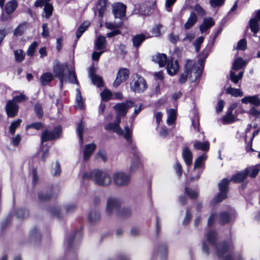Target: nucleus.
Returning a JSON list of instances; mask_svg holds the SVG:
<instances>
[{
    "instance_id": "1",
    "label": "nucleus",
    "mask_w": 260,
    "mask_h": 260,
    "mask_svg": "<svg viewBox=\"0 0 260 260\" xmlns=\"http://www.w3.org/2000/svg\"><path fill=\"white\" fill-rule=\"evenodd\" d=\"M134 106V103L132 101H128L125 103H118L114 106V109L117 114L116 116V121L114 123L108 124L106 128L107 129L113 130L118 135H122L127 141L128 147L132 149L136 148V146L133 144L132 139V130L127 126H125L124 131H123L119 126L120 122V116L126 115L128 108H132Z\"/></svg>"
},
{
    "instance_id": "2",
    "label": "nucleus",
    "mask_w": 260,
    "mask_h": 260,
    "mask_svg": "<svg viewBox=\"0 0 260 260\" xmlns=\"http://www.w3.org/2000/svg\"><path fill=\"white\" fill-rule=\"evenodd\" d=\"M83 179H91L96 184L107 186L111 184L112 178L108 172L101 170H94L88 172H85L82 176Z\"/></svg>"
},
{
    "instance_id": "3",
    "label": "nucleus",
    "mask_w": 260,
    "mask_h": 260,
    "mask_svg": "<svg viewBox=\"0 0 260 260\" xmlns=\"http://www.w3.org/2000/svg\"><path fill=\"white\" fill-rule=\"evenodd\" d=\"M121 205L120 201L115 198H110L108 199L106 207V212L109 215H111L114 212H118V214L123 217H127L131 214V211L128 210L126 211V214H125L124 211H121L120 209V206Z\"/></svg>"
},
{
    "instance_id": "4",
    "label": "nucleus",
    "mask_w": 260,
    "mask_h": 260,
    "mask_svg": "<svg viewBox=\"0 0 260 260\" xmlns=\"http://www.w3.org/2000/svg\"><path fill=\"white\" fill-rule=\"evenodd\" d=\"M130 83L131 89L138 93L143 92L147 88V84L145 79L141 75H134Z\"/></svg>"
},
{
    "instance_id": "5",
    "label": "nucleus",
    "mask_w": 260,
    "mask_h": 260,
    "mask_svg": "<svg viewBox=\"0 0 260 260\" xmlns=\"http://www.w3.org/2000/svg\"><path fill=\"white\" fill-rule=\"evenodd\" d=\"M112 180L116 186L125 187L129 185L131 179L129 174L123 171H116L113 173Z\"/></svg>"
},
{
    "instance_id": "6",
    "label": "nucleus",
    "mask_w": 260,
    "mask_h": 260,
    "mask_svg": "<svg viewBox=\"0 0 260 260\" xmlns=\"http://www.w3.org/2000/svg\"><path fill=\"white\" fill-rule=\"evenodd\" d=\"M69 67L67 64H60L58 62H55L54 64L53 71L55 76L59 79L61 87L63 86V82L67 81L65 72L69 70Z\"/></svg>"
},
{
    "instance_id": "7",
    "label": "nucleus",
    "mask_w": 260,
    "mask_h": 260,
    "mask_svg": "<svg viewBox=\"0 0 260 260\" xmlns=\"http://www.w3.org/2000/svg\"><path fill=\"white\" fill-rule=\"evenodd\" d=\"M217 219L219 223L224 224L228 223L231 219L229 214L226 212H222L219 214L216 213H212L208 219L207 225L209 226H212L215 219Z\"/></svg>"
},
{
    "instance_id": "8",
    "label": "nucleus",
    "mask_w": 260,
    "mask_h": 260,
    "mask_svg": "<svg viewBox=\"0 0 260 260\" xmlns=\"http://www.w3.org/2000/svg\"><path fill=\"white\" fill-rule=\"evenodd\" d=\"M230 180L227 178L223 179L218 184L220 192L215 198L216 202H221L226 198V192Z\"/></svg>"
},
{
    "instance_id": "9",
    "label": "nucleus",
    "mask_w": 260,
    "mask_h": 260,
    "mask_svg": "<svg viewBox=\"0 0 260 260\" xmlns=\"http://www.w3.org/2000/svg\"><path fill=\"white\" fill-rule=\"evenodd\" d=\"M61 132V127L60 126L55 127L52 132L47 130L44 131L42 134L41 142H44L55 139L59 137Z\"/></svg>"
},
{
    "instance_id": "10",
    "label": "nucleus",
    "mask_w": 260,
    "mask_h": 260,
    "mask_svg": "<svg viewBox=\"0 0 260 260\" xmlns=\"http://www.w3.org/2000/svg\"><path fill=\"white\" fill-rule=\"evenodd\" d=\"M129 71L126 68L120 69L118 71L117 77L113 82V86L115 87H117L121 83L126 81L129 77Z\"/></svg>"
},
{
    "instance_id": "11",
    "label": "nucleus",
    "mask_w": 260,
    "mask_h": 260,
    "mask_svg": "<svg viewBox=\"0 0 260 260\" xmlns=\"http://www.w3.org/2000/svg\"><path fill=\"white\" fill-rule=\"evenodd\" d=\"M203 66L202 62H199L195 65L193 62V66L190 68V80L191 82L196 81L200 76L202 72Z\"/></svg>"
},
{
    "instance_id": "12",
    "label": "nucleus",
    "mask_w": 260,
    "mask_h": 260,
    "mask_svg": "<svg viewBox=\"0 0 260 260\" xmlns=\"http://www.w3.org/2000/svg\"><path fill=\"white\" fill-rule=\"evenodd\" d=\"M19 106L14 101L9 100L6 105V111L10 117H15L18 113Z\"/></svg>"
},
{
    "instance_id": "13",
    "label": "nucleus",
    "mask_w": 260,
    "mask_h": 260,
    "mask_svg": "<svg viewBox=\"0 0 260 260\" xmlns=\"http://www.w3.org/2000/svg\"><path fill=\"white\" fill-rule=\"evenodd\" d=\"M113 13L115 18H121L125 15L126 6L121 3H117L113 6Z\"/></svg>"
},
{
    "instance_id": "14",
    "label": "nucleus",
    "mask_w": 260,
    "mask_h": 260,
    "mask_svg": "<svg viewBox=\"0 0 260 260\" xmlns=\"http://www.w3.org/2000/svg\"><path fill=\"white\" fill-rule=\"evenodd\" d=\"M193 66V61L188 60L186 61L185 66V70L181 74L179 79V82L181 84H184L187 80L189 74L190 68Z\"/></svg>"
},
{
    "instance_id": "15",
    "label": "nucleus",
    "mask_w": 260,
    "mask_h": 260,
    "mask_svg": "<svg viewBox=\"0 0 260 260\" xmlns=\"http://www.w3.org/2000/svg\"><path fill=\"white\" fill-rule=\"evenodd\" d=\"M167 72L171 76L176 74L179 70V65L176 60L170 59L168 61Z\"/></svg>"
},
{
    "instance_id": "16",
    "label": "nucleus",
    "mask_w": 260,
    "mask_h": 260,
    "mask_svg": "<svg viewBox=\"0 0 260 260\" xmlns=\"http://www.w3.org/2000/svg\"><path fill=\"white\" fill-rule=\"evenodd\" d=\"M96 149V145L90 143L85 145L83 150V157L84 161L88 160Z\"/></svg>"
},
{
    "instance_id": "17",
    "label": "nucleus",
    "mask_w": 260,
    "mask_h": 260,
    "mask_svg": "<svg viewBox=\"0 0 260 260\" xmlns=\"http://www.w3.org/2000/svg\"><path fill=\"white\" fill-rule=\"evenodd\" d=\"M141 162L139 156L138 155H134L132 158L131 165L129 168V172L130 174L135 173L140 167Z\"/></svg>"
},
{
    "instance_id": "18",
    "label": "nucleus",
    "mask_w": 260,
    "mask_h": 260,
    "mask_svg": "<svg viewBox=\"0 0 260 260\" xmlns=\"http://www.w3.org/2000/svg\"><path fill=\"white\" fill-rule=\"evenodd\" d=\"M247 170L244 169L242 171L238 172L232 176L231 181L236 183H240L243 182L247 177Z\"/></svg>"
},
{
    "instance_id": "19",
    "label": "nucleus",
    "mask_w": 260,
    "mask_h": 260,
    "mask_svg": "<svg viewBox=\"0 0 260 260\" xmlns=\"http://www.w3.org/2000/svg\"><path fill=\"white\" fill-rule=\"evenodd\" d=\"M241 102L243 104H250L255 106L260 105V99L256 95L245 96L241 99Z\"/></svg>"
},
{
    "instance_id": "20",
    "label": "nucleus",
    "mask_w": 260,
    "mask_h": 260,
    "mask_svg": "<svg viewBox=\"0 0 260 260\" xmlns=\"http://www.w3.org/2000/svg\"><path fill=\"white\" fill-rule=\"evenodd\" d=\"M106 47V37L99 36L94 41V48L97 50H101L105 49Z\"/></svg>"
},
{
    "instance_id": "21",
    "label": "nucleus",
    "mask_w": 260,
    "mask_h": 260,
    "mask_svg": "<svg viewBox=\"0 0 260 260\" xmlns=\"http://www.w3.org/2000/svg\"><path fill=\"white\" fill-rule=\"evenodd\" d=\"M214 25V22L213 19L211 17L205 18L200 29L202 33L205 32L210 27Z\"/></svg>"
},
{
    "instance_id": "22",
    "label": "nucleus",
    "mask_w": 260,
    "mask_h": 260,
    "mask_svg": "<svg viewBox=\"0 0 260 260\" xmlns=\"http://www.w3.org/2000/svg\"><path fill=\"white\" fill-rule=\"evenodd\" d=\"M89 76L92 80V82L93 84L98 87H100L103 85V80L102 78L100 76L94 74L92 69H90L89 71Z\"/></svg>"
},
{
    "instance_id": "23",
    "label": "nucleus",
    "mask_w": 260,
    "mask_h": 260,
    "mask_svg": "<svg viewBox=\"0 0 260 260\" xmlns=\"http://www.w3.org/2000/svg\"><path fill=\"white\" fill-rule=\"evenodd\" d=\"M182 156L187 166H190L192 162V154L188 147H185L182 151Z\"/></svg>"
},
{
    "instance_id": "24",
    "label": "nucleus",
    "mask_w": 260,
    "mask_h": 260,
    "mask_svg": "<svg viewBox=\"0 0 260 260\" xmlns=\"http://www.w3.org/2000/svg\"><path fill=\"white\" fill-rule=\"evenodd\" d=\"M147 38H148V36L143 34L134 36L132 39L134 46L136 48L139 47L142 43Z\"/></svg>"
},
{
    "instance_id": "25",
    "label": "nucleus",
    "mask_w": 260,
    "mask_h": 260,
    "mask_svg": "<svg viewBox=\"0 0 260 260\" xmlns=\"http://www.w3.org/2000/svg\"><path fill=\"white\" fill-rule=\"evenodd\" d=\"M17 7V3L16 0H12L6 3L5 6V11L7 15L12 14Z\"/></svg>"
},
{
    "instance_id": "26",
    "label": "nucleus",
    "mask_w": 260,
    "mask_h": 260,
    "mask_svg": "<svg viewBox=\"0 0 260 260\" xmlns=\"http://www.w3.org/2000/svg\"><path fill=\"white\" fill-rule=\"evenodd\" d=\"M167 59V55L162 53H158L153 57V61L157 63L160 67H162L166 65Z\"/></svg>"
},
{
    "instance_id": "27",
    "label": "nucleus",
    "mask_w": 260,
    "mask_h": 260,
    "mask_svg": "<svg viewBox=\"0 0 260 260\" xmlns=\"http://www.w3.org/2000/svg\"><path fill=\"white\" fill-rule=\"evenodd\" d=\"M258 21L255 18H252L249 21V26L250 30L253 33L254 37L256 36V34L259 30V26L258 24Z\"/></svg>"
},
{
    "instance_id": "28",
    "label": "nucleus",
    "mask_w": 260,
    "mask_h": 260,
    "mask_svg": "<svg viewBox=\"0 0 260 260\" xmlns=\"http://www.w3.org/2000/svg\"><path fill=\"white\" fill-rule=\"evenodd\" d=\"M193 147L197 150H201L204 151H208L209 149V143L208 141L201 142L196 141L193 144Z\"/></svg>"
},
{
    "instance_id": "29",
    "label": "nucleus",
    "mask_w": 260,
    "mask_h": 260,
    "mask_svg": "<svg viewBox=\"0 0 260 260\" xmlns=\"http://www.w3.org/2000/svg\"><path fill=\"white\" fill-rule=\"evenodd\" d=\"M67 72H68V75L66 74L67 81L68 80L73 84H78L79 83L75 73V70L73 68L70 69L69 67Z\"/></svg>"
},
{
    "instance_id": "30",
    "label": "nucleus",
    "mask_w": 260,
    "mask_h": 260,
    "mask_svg": "<svg viewBox=\"0 0 260 260\" xmlns=\"http://www.w3.org/2000/svg\"><path fill=\"white\" fill-rule=\"evenodd\" d=\"M53 76L52 74L49 72L43 74L40 78L41 84L43 86H46L52 80Z\"/></svg>"
},
{
    "instance_id": "31",
    "label": "nucleus",
    "mask_w": 260,
    "mask_h": 260,
    "mask_svg": "<svg viewBox=\"0 0 260 260\" xmlns=\"http://www.w3.org/2000/svg\"><path fill=\"white\" fill-rule=\"evenodd\" d=\"M197 21V16L196 14L192 12L188 18L186 22L185 23L184 27L186 29L190 28Z\"/></svg>"
},
{
    "instance_id": "32",
    "label": "nucleus",
    "mask_w": 260,
    "mask_h": 260,
    "mask_svg": "<svg viewBox=\"0 0 260 260\" xmlns=\"http://www.w3.org/2000/svg\"><path fill=\"white\" fill-rule=\"evenodd\" d=\"M164 26L161 24H157L154 26L150 30L151 35H148V38H151L152 37H159L161 35V29Z\"/></svg>"
},
{
    "instance_id": "33",
    "label": "nucleus",
    "mask_w": 260,
    "mask_h": 260,
    "mask_svg": "<svg viewBox=\"0 0 260 260\" xmlns=\"http://www.w3.org/2000/svg\"><path fill=\"white\" fill-rule=\"evenodd\" d=\"M29 237L31 241L35 242H39L41 240V235L36 228H34L30 231Z\"/></svg>"
},
{
    "instance_id": "34",
    "label": "nucleus",
    "mask_w": 260,
    "mask_h": 260,
    "mask_svg": "<svg viewBox=\"0 0 260 260\" xmlns=\"http://www.w3.org/2000/svg\"><path fill=\"white\" fill-rule=\"evenodd\" d=\"M248 170L247 176L251 178H255L258 174L259 169L257 165L247 167L245 169Z\"/></svg>"
},
{
    "instance_id": "35",
    "label": "nucleus",
    "mask_w": 260,
    "mask_h": 260,
    "mask_svg": "<svg viewBox=\"0 0 260 260\" xmlns=\"http://www.w3.org/2000/svg\"><path fill=\"white\" fill-rule=\"evenodd\" d=\"M217 234L214 231H209L206 235L207 241L211 245L215 246Z\"/></svg>"
},
{
    "instance_id": "36",
    "label": "nucleus",
    "mask_w": 260,
    "mask_h": 260,
    "mask_svg": "<svg viewBox=\"0 0 260 260\" xmlns=\"http://www.w3.org/2000/svg\"><path fill=\"white\" fill-rule=\"evenodd\" d=\"M246 64V62L244 60H243L241 57H239L234 61L232 69L234 70H239L245 66Z\"/></svg>"
},
{
    "instance_id": "37",
    "label": "nucleus",
    "mask_w": 260,
    "mask_h": 260,
    "mask_svg": "<svg viewBox=\"0 0 260 260\" xmlns=\"http://www.w3.org/2000/svg\"><path fill=\"white\" fill-rule=\"evenodd\" d=\"M216 253L219 257L223 256L228 251L229 247L225 242L219 244L217 247Z\"/></svg>"
},
{
    "instance_id": "38",
    "label": "nucleus",
    "mask_w": 260,
    "mask_h": 260,
    "mask_svg": "<svg viewBox=\"0 0 260 260\" xmlns=\"http://www.w3.org/2000/svg\"><path fill=\"white\" fill-rule=\"evenodd\" d=\"M90 25V22L88 21L84 22L78 28L76 32V38L79 39L83 34V32L87 29Z\"/></svg>"
},
{
    "instance_id": "39",
    "label": "nucleus",
    "mask_w": 260,
    "mask_h": 260,
    "mask_svg": "<svg viewBox=\"0 0 260 260\" xmlns=\"http://www.w3.org/2000/svg\"><path fill=\"white\" fill-rule=\"evenodd\" d=\"M226 92L236 97H241L243 95V93L240 89L234 88L231 87H228L226 89Z\"/></svg>"
},
{
    "instance_id": "40",
    "label": "nucleus",
    "mask_w": 260,
    "mask_h": 260,
    "mask_svg": "<svg viewBox=\"0 0 260 260\" xmlns=\"http://www.w3.org/2000/svg\"><path fill=\"white\" fill-rule=\"evenodd\" d=\"M15 60L17 62H22L25 57V53L21 49L16 50L14 51Z\"/></svg>"
},
{
    "instance_id": "41",
    "label": "nucleus",
    "mask_w": 260,
    "mask_h": 260,
    "mask_svg": "<svg viewBox=\"0 0 260 260\" xmlns=\"http://www.w3.org/2000/svg\"><path fill=\"white\" fill-rule=\"evenodd\" d=\"M95 157L96 159L98 161L106 162L108 160L107 153L104 149L99 150L98 153L96 154Z\"/></svg>"
},
{
    "instance_id": "42",
    "label": "nucleus",
    "mask_w": 260,
    "mask_h": 260,
    "mask_svg": "<svg viewBox=\"0 0 260 260\" xmlns=\"http://www.w3.org/2000/svg\"><path fill=\"white\" fill-rule=\"evenodd\" d=\"M100 214L96 210H93L89 212L88 216L89 221L91 222H94L99 220Z\"/></svg>"
},
{
    "instance_id": "43",
    "label": "nucleus",
    "mask_w": 260,
    "mask_h": 260,
    "mask_svg": "<svg viewBox=\"0 0 260 260\" xmlns=\"http://www.w3.org/2000/svg\"><path fill=\"white\" fill-rule=\"evenodd\" d=\"M176 119V112L175 110L171 109L168 111V117L167 122L169 125L172 124Z\"/></svg>"
},
{
    "instance_id": "44",
    "label": "nucleus",
    "mask_w": 260,
    "mask_h": 260,
    "mask_svg": "<svg viewBox=\"0 0 260 260\" xmlns=\"http://www.w3.org/2000/svg\"><path fill=\"white\" fill-rule=\"evenodd\" d=\"M85 129V125L82 122H81L78 124L77 132V134L80 138V143L82 144L83 143V137L82 134Z\"/></svg>"
},
{
    "instance_id": "45",
    "label": "nucleus",
    "mask_w": 260,
    "mask_h": 260,
    "mask_svg": "<svg viewBox=\"0 0 260 260\" xmlns=\"http://www.w3.org/2000/svg\"><path fill=\"white\" fill-rule=\"evenodd\" d=\"M243 76V72H240L239 73L236 75L235 73L233 71H231L230 72V78L231 80L234 83H237L239 80H241Z\"/></svg>"
},
{
    "instance_id": "46",
    "label": "nucleus",
    "mask_w": 260,
    "mask_h": 260,
    "mask_svg": "<svg viewBox=\"0 0 260 260\" xmlns=\"http://www.w3.org/2000/svg\"><path fill=\"white\" fill-rule=\"evenodd\" d=\"M21 121V119H18L11 123L9 126V131L12 134H14L16 129L20 126Z\"/></svg>"
},
{
    "instance_id": "47",
    "label": "nucleus",
    "mask_w": 260,
    "mask_h": 260,
    "mask_svg": "<svg viewBox=\"0 0 260 260\" xmlns=\"http://www.w3.org/2000/svg\"><path fill=\"white\" fill-rule=\"evenodd\" d=\"M235 121V117L233 115L232 112H229V111H227L226 114L225 116L223 117V123L224 124H228L230 123H232Z\"/></svg>"
},
{
    "instance_id": "48",
    "label": "nucleus",
    "mask_w": 260,
    "mask_h": 260,
    "mask_svg": "<svg viewBox=\"0 0 260 260\" xmlns=\"http://www.w3.org/2000/svg\"><path fill=\"white\" fill-rule=\"evenodd\" d=\"M76 107L81 109L83 107V102L82 101L81 93L79 89H76Z\"/></svg>"
},
{
    "instance_id": "49",
    "label": "nucleus",
    "mask_w": 260,
    "mask_h": 260,
    "mask_svg": "<svg viewBox=\"0 0 260 260\" xmlns=\"http://www.w3.org/2000/svg\"><path fill=\"white\" fill-rule=\"evenodd\" d=\"M75 236V233H71L66 239L64 241V246L68 248H70L72 246L73 239Z\"/></svg>"
},
{
    "instance_id": "50",
    "label": "nucleus",
    "mask_w": 260,
    "mask_h": 260,
    "mask_svg": "<svg viewBox=\"0 0 260 260\" xmlns=\"http://www.w3.org/2000/svg\"><path fill=\"white\" fill-rule=\"evenodd\" d=\"M52 174L53 176H59L61 172L60 166L58 161H56L54 164V166L52 167Z\"/></svg>"
},
{
    "instance_id": "51",
    "label": "nucleus",
    "mask_w": 260,
    "mask_h": 260,
    "mask_svg": "<svg viewBox=\"0 0 260 260\" xmlns=\"http://www.w3.org/2000/svg\"><path fill=\"white\" fill-rule=\"evenodd\" d=\"M26 29V23L20 24L15 29L14 35L21 36L22 35Z\"/></svg>"
},
{
    "instance_id": "52",
    "label": "nucleus",
    "mask_w": 260,
    "mask_h": 260,
    "mask_svg": "<svg viewBox=\"0 0 260 260\" xmlns=\"http://www.w3.org/2000/svg\"><path fill=\"white\" fill-rule=\"evenodd\" d=\"M35 111L37 116L39 118H42L43 115V111L42 105L39 103H37L35 106Z\"/></svg>"
},
{
    "instance_id": "53",
    "label": "nucleus",
    "mask_w": 260,
    "mask_h": 260,
    "mask_svg": "<svg viewBox=\"0 0 260 260\" xmlns=\"http://www.w3.org/2000/svg\"><path fill=\"white\" fill-rule=\"evenodd\" d=\"M225 0H209V3L212 8H218L222 6L224 3Z\"/></svg>"
},
{
    "instance_id": "54",
    "label": "nucleus",
    "mask_w": 260,
    "mask_h": 260,
    "mask_svg": "<svg viewBox=\"0 0 260 260\" xmlns=\"http://www.w3.org/2000/svg\"><path fill=\"white\" fill-rule=\"evenodd\" d=\"M102 99L104 101H107L112 98V93L110 90H104L101 93Z\"/></svg>"
},
{
    "instance_id": "55",
    "label": "nucleus",
    "mask_w": 260,
    "mask_h": 260,
    "mask_svg": "<svg viewBox=\"0 0 260 260\" xmlns=\"http://www.w3.org/2000/svg\"><path fill=\"white\" fill-rule=\"evenodd\" d=\"M37 46V43L36 42H33L28 47L26 53L28 56H32L36 50Z\"/></svg>"
},
{
    "instance_id": "56",
    "label": "nucleus",
    "mask_w": 260,
    "mask_h": 260,
    "mask_svg": "<svg viewBox=\"0 0 260 260\" xmlns=\"http://www.w3.org/2000/svg\"><path fill=\"white\" fill-rule=\"evenodd\" d=\"M43 127V123L41 122H35L29 124H28L26 126V128H34L37 130H39L41 129Z\"/></svg>"
},
{
    "instance_id": "57",
    "label": "nucleus",
    "mask_w": 260,
    "mask_h": 260,
    "mask_svg": "<svg viewBox=\"0 0 260 260\" xmlns=\"http://www.w3.org/2000/svg\"><path fill=\"white\" fill-rule=\"evenodd\" d=\"M16 215L18 218H22L28 216V212L25 209H19L17 210Z\"/></svg>"
},
{
    "instance_id": "58",
    "label": "nucleus",
    "mask_w": 260,
    "mask_h": 260,
    "mask_svg": "<svg viewBox=\"0 0 260 260\" xmlns=\"http://www.w3.org/2000/svg\"><path fill=\"white\" fill-rule=\"evenodd\" d=\"M52 10L53 7L51 4L48 3L47 4L45 5V6L44 8V11L46 13V18L49 17L52 15Z\"/></svg>"
},
{
    "instance_id": "59",
    "label": "nucleus",
    "mask_w": 260,
    "mask_h": 260,
    "mask_svg": "<svg viewBox=\"0 0 260 260\" xmlns=\"http://www.w3.org/2000/svg\"><path fill=\"white\" fill-rule=\"evenodd\" d=\"M105 25L107 28L114 30L117 29V28L119 27L121 25L115 22H107L105 23Z\"/></svg>"
},
{
    "instance_id": "60",
    "label": "nucleus",
    "mask_w": 260,
    "mask_h": 260,
    "mask_svg": "<svg viewBox=\"0 0 260 260\" xmlns=\"http://www.w3.org/2000/svg\"><path fill=\"white\" fill-rule=\"evenodd\" d=\"M206 156L205 155H202L200 156L195 161L194 165V169L199 167L203 161L206 159Z\"/></svg>"
},
{
    "instance_id": "61",
    "label": "nucleus",
    "mask_w": 260,
    "mask_h": 260,
    "mask_svg": "<svg viewBox=\"0 0 260 260\" xmlns=\"http://www.w3.org/2000/svg\"><path fill=\"white\" fill-rule=\"evenodd\" d=\"M246 40L245 39H241L238 42L237 48L238 50H244L246 49Z\"/></svg>"
},
{
    "instance_id": "62",
    "label": "nucleus",
    "mask_w": 260,
    "mask_h": 260,
    "mask_svg": "<svg viewBox=\"0 0 260 260\" xmlns=\"http://www.w3.org/2000/svg\"><path fill=\"white\" fill-rule=\"evenodd\" d=\"M38 197L40 201H46L50 199L51 195L48 193L40 192L39 193Z\"/></svg>"
},
{
    "instance_id": "63",
    "label": "nucleus",
    "mask_w": 260,
    "mask_h": 260,
    "mask_svg": "<svg viewBox=\"0 0 260 260\" xmlns=\"http://www.w3.org/2000/svg\"><path fill=\"white\" fill-rule=\"evenodd\" d=\"M185 192L192 199H195L198 196L197 193L195 191L187 187L185 188Z\"/></svg>"
},
{
    "instance_id": "64",
    "label": "nucleus",
    "mask_w": 260,
    "mask_h": 260,
    "mask_svg": "<svg viewBox=\"0 0 260 260\" xmlns=\"http://www.w3.org/2000/svg\"><path fill=\"white\" fill-rule=\"evenodd\" d=\"M249 113L256 118H260V111L257 110L255 108H252L248 112Z\"/></svg>"
}]
</instances>
